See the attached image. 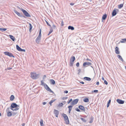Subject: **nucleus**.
I'll list each match as a JSON object with an SVG mask.
<instances>
[{
	"instance_id": "obj_1",
	"label": "nucleus",
	"mask_w": 126,
	"mask_h": 126,
	"mask_svg": "<svg viewBox=\"0 0 126 126\" xmlns=\"http://www.w3.org/2000/svg\"><path fill=\"white\" fill-rule=\"evenodd\" d=\"M41 37V29H40L39 31V35L37 37L35 40L37 44H39L40 42Z\"/></svg>"
},
{
	"instance_id": "obj_2",
	"label": "nucleus",
	"mask_w": 126,
	"mask_h": 126,
	"mask_svg": "<svg viewBox=\"0 0 126 126\" xmlns=\"http://www.w3.org/2000/svg\"><path fill=\"white\" fill-rule=\"evenodd\" d=\"M62 116L64 118V120L65 122V123L66 124L68 125L69 124V121L67 115L63 113L62 114Z\"/></svg>"
},
{
	"instance_id": "obj_3",
	"label": "nucleus",
	"mask_w": 126,
	"mask_h": 126,
	"mask_svg": "<svg viewBox=\"0 0 126 126\" xmlns=\"http://www.w3.org/2000/svg\"><path fill=\"white\" fill-rule=\"evenodd\" d=\"M31 77L33 79H38L39 77L38 74L36 73H31Z\"/></svg>"
},
{
	"instance_id": "obj_4",
	"label": "nucleus",
	"mask_w": 126,
	"mask_h": 126,
	"mask_svg": "<svg viewBox=\"0 0 126 126\" xmlns=\"http://www.w3.org/2000/svg\"><path fill=\"white\" fill-rule=\"evenodd\" d=\"M10 109L12 110H13V109L19 107V106L17 105L16 103H12L10 106Z\"/></svg>"
},
{
	"instance_id": "obj_5",
	"label": "nucleus",
	"mask_w": 126,
	"mask_h": 126,
	"mask_svg": "<svg viewBox=\"0 0 126 126\" xmlns=\"http://www.w3.org/2000/svg\"><path fill=\"white\" fill-rule=\"evenodd\" d=\"M75 59V57L74 56H72L71 57L70 59V66H73Z\"/></svg>"
},
{
	"instance_id": "obj_6",
	"label": "nucleus",
	"mask_w": 126,
	"mask_h": 126,
	"mask_svg": "<svg viewBox=\"0 0 126 126\" xmlns=\"http://www.w3.org/2000/svg\"><path fill=\"white\" fill-rule=\"evenodd\" d=\"M4 53L5 55L9 56L10 57H12L13 58L15 57L11 53L9 52H8L5 51L4 52Z\"/></svg>"
},
{
	"instance_id": "obj_7",
	"label": "nucleus",
	"mask_w": 126,
	"mask_h": 126,
	"mask_svg": "<svg viewBox=\"0 0 126 126\" xmlns=\"http://www.w3.org/2000/svg\"><path fill=\"white\" fill-rule=\"evenodd\" d=\"M25 16L27 17H30L31 16L25 10H24L22 12Z\"/></svg>"
},
{
	"instance_id": "obj_8",
	"label": "nucleus",
	"mask_w": 126,
	"mask_h": 126,
	"mask_svg": "<svg viewBox=\"0 0 126 126\" xmlns=\"http://www.w3.org/2000/svg\"><path fill=\"white\" fill-rule=\"evenodd\" d=\"M78 99H76L74 100L71 103V105L73 106L75 105L76 104L78 103L79 101Z\"/></svg>"
},
{
	"instance_id": "obj_9",
	"label": "nucleus",
	"mask_w": 126,
	"mask_h": 126,
	"mask_svg": "<svg viewBox=\"0 0 126 126\" xmlns=\"http://www.w3.org/2000/svg\"><path fill=\"white\" fill-rule=\"evenodd\" d=\"M14 12L18 16L21 17H25L22 15V14H21L20 13H18L17 11L15 10H14Z\"/></svg>"
},
{
	"instance_id": "obj_10",
	"label": "nucleus",
	"mask_w": 126,
	"mask_h": 126,
	"mask_svg": "<svg viewBox=\"0 0 126 126\" xmlns=\"http://www.w3.org/2000/svg\"><path fill=\"white\" fill-rule=\"evenodd\" d=\"M48 91L50 92L54 93V92L52 91L50 88L47 85L45 86V87H44Z\"/></svg>"
},
{
	"instance_id": "obj_11",
	"label": "nucleus",
	"mask_w": 126,
	"mask_h": 126,
	"mask_svg": "<svg viewBox=\"0 0 126 126\" xmlns=\"http://www.w3.org/2000/svg\"><path fill=\"white\" fill-rule=\"evenodd\" d=\"M92 65V63L89 62H85L83 63V66L87 67L88 65Z\"/></svg>"
},
{
	"instance_id": "obj_12",
	"label": "nucleus",
	"mask_w": 126,
	"mask_h": 126,
	"mask_svg": "<svg viewBox=\"0 0 126 126\" xmlns=\"http://www.w3.org/2000/svg\"><path fill=\"white\" fill-rule=\"evenodd\" d=\"M117 102L120 104H123L124 103V101L119 99H117L116 100Z\"/></svg>"
},
{
	"instance_id": "obj_13",
	"label": "nucleus",
	"mask_w": 126,
	"mask_h": 126,
	"mask_svg": "<svg viewBox=\"0 0 126 126\" xmlns=\"http://www.w3.org/2000/svg\"><path fill=\"white\" fill-rule=\"evenodd\" d=\"M79 108L81 110L85 111V108L82 105H79L78 106Z\"/></svg>"
},
{
	"instance_id": "obj_14",
	"label": "nucleus",
	"mask_w": 126,
	"mask_h": 126,
	"mask_svg": "<svg viewBox=\"0 0 126 126\" xmlns=\"http://www.w3.org/2000/svg\"><path fill=\"white\" fill-rule=\"evenodd\" d=\"M115 53L117 54H119L120 53V51H119V48L117 47H116L115 48Z\"/></svg>"
},
{
	"instance_id": "obj_15",
	"label": "nucleus",
	"mask_w": 126,
	"mask_h": 126,
	"mask_svg": "<svg viewBox=\"0 0 126 126\" xmlns=\"http://www.w3.org/2000/svg\"><path fill=\"white\" fill-rule=\"evenodd\" d=\"M54 113L55 115V116L57 117H58V115L59 113V111L55 109L54 110Z\"/></svg>"
},
{
	"instance_id": "obj_16",
	"label": "nucleus",
	"mask_w": 126,
	"mask_h": 126,
	"mask_svg": "<svg viewBox=\"0 0 126 126\" xmlns=\"http://www.w3.org/2000/svg\"><path fill=\"white\" fill-rule=\"evenodd\" d=\"M117 11L116 10L114 9L112 11V16H115L117 14Z\"/></svg>"
},
{
	"instance_id": "obj_17",
	"label": "nucleus",
	"mask_w": 126,
	"mask_h": 126,
	"mask_svg": "<svg viewBox=\"0 0 126 126\" xmlns=\"http://www.w3.org/2000/svg\"><path fill=\"white\" fill-rule=\"evenodd\" d=\"M120 43H126V38L122 39L118 43L119 44Z\"/></svg>"
},
{
	"instance_id": "obj_18",
	"label": "nucleus",
	"mask_w": 126,
	"mask_h": 126,
	"mask_svg": "<svg viewBox=\"0 0 126 126\" xmlns=\"http://www.w3.org/2000/svg\"><path fill=\"white\" fill-rule=\"evenodd\" d=\"M73 106H72V105H71L68 106V108L69 109L68 112L69 113H70Z\"/></svg>"
},
{
	"instance_id": "obj_19",
	"label": "nucleus",
	"mask_w": 126,
	"mask_h": 126,
	"mask_svg": "<svg viewBox=\"0 0 126 126\" xmlns=\"http://www.w3.org/2000/svg\"><path fill=\"white\" fill-rule=\"evenodd\" d=\"M83 79L85 80L88 81H90L91 80V78L87 77H84Z\"/></svg>"
},
{
	"instance_id": "obj_20",
	"label": "nucleus",
	"mask_w": 126,
	"mask_h": 126,
	"mask_svg": "<svg viewBox=\"0 0 126 126\" xmlns=\"http://www.w3.org/2000/svg\"><path fill=\"white\" fill-rule=\"evenodd\" d=\"M107 15L106 14H105L103 15L102 17V21L103 20H105L107 18Z\"/></svg>"
},
{
	"instance_id": "obj_21",
	"label": "nucleus",
	"mask_w": 126,
	"mask_h": 126,
	"mask_svg": "<svg viewBox=\"0 0 126 126\" xmlns=\"http://www.w3.org/2000/svg\"><path fill=\"white\" fill-rule=\"evenodd\" d=\"M117 57H118V58L120 60L122 61V62L124 61V60L123 59L122 57L120 55H117Z\"/></svg>"
},
{
	"instance_id": "obj_22",
	"label": "nucleus",
	"mask_w": 126,
	"mask_h": 126,
	"mask_svg": "<svg viewBox=\"0 0 126 126\" xmlns=\"http://www.w3.org/2000/svg\"><path fill=\"white\" fill-rule=\"evenodd\" d=\"M94 118V117L93 116H91L90 118V121L89 122V123H92L93 122Z\"/></svg>"
},
{
	"instance_id": "obj_23",
	"label": "nucleus",
	"mask_w": 126,
	"mask_h": 126,
	"mask_svg": "<svg viewBox=\"0 0 126 126\" xmlns=\"http://www.w3.org/2000/svg\"><path fill=\"white\" fill-rule=\"evenodd\" d=\"M50 83L54 85L55 84V81L53 79H50Z\"/></svg>"
},
{
	"instance_id": "obj_24",
	"label": "nucleus",
	"mask_w": 126,
	"mask_h": 126,
	"mask_svg": "<svg viewBox=\"0 0 126 126\" xmlns=\"http://www.w3.org/2000/svg\"><path fill=\"white\" fill-rule=\"evenodd\" d=\"M10 38L13 41H14L15 40V39L14 37L12 35H9Z\"/></svg>"
},
{
	"instance_id": "obj_25",
	"label": "nucleus",
	"mask_w": 126,
	"mask_h": 126,
	"mask_svg": "<svg viewBox=\"0 0 126 126\" xmlns=\"http://www.w3.org/2000/svg\"><path fill=\"white\" fill-rule=\"evenodd\" d=\"M68 29H70L71 30H73L74 29V28L73 26H69L68 27Z\"/></svg>"
},
{
	"instance_id": "obj_26",
	"label": "nucleus",
	"mask_w": 126,
	"mask_h": 126,
	"mask_svg": "<svg viewBox=\"0 0 126 126\" xmlns=\"http://www.w3.org/2000/svg\"><path fill=\"white\" fill-rule=\"evenodd\" d=\"M83 101L85 102H89V99L88 98H85L83 99Z\"/></svg>"
},
{
	"instance_id": "obj_27",
	"label": "nucleus",
	"mask_w": 126,
	"mask_h": 126,
	"mask_svg": "<svg viewBox=\"0 0 126 126\" xmlns=\"http://www.w3.org/2000/svg\"><path fill=\"white\" fill-rule=\"evenodd\" d=\"M12 114L11 112H7V115L8 117H10L12 115Z\"/></svg>"
},
{
	"instance_id": "obj_28",
	"label": "nucleus",
	"mask_w": 126,
	"mask_h": 126,
	"mask_svg": "<svg viewBox=\"0 0 126 126\" xmlns=\"http://www.w3.org/2000/svg\"><path fill=\"white\" fill-rule=\"evenodd\" d=\"M41 85L44 86V87H45L47 84L44 83L43 80H42L41 81Z\"/></svg>"
},
{
	"instance_id": "obj_29",
	"label": "nucleus",
	"mask_w": 126,
	"mask_h": 126,
	"mask_svg": "<svg viewBox=\"0 0 126 126\" xmlns=\"http://www.w3.org/2000/svg\"><path fill=\"white\" fill-rule=\"evenodd\" d=\"M14 96L13 95H11L10 97V99L11 101H13L14 100Z\"/></svg>"
},
{
	"instance_id": "obj_30",
	"label": "nucleus",
	"mask_w": 126,
	"mask_h": 126,
	"mask_svg": "<svg viewBox=\"0 0 126 126\" xmlns=\"http://www.w3.org/2000/svg\"><path fill=\"white\" fill-rule=\"evenodd\" d=\"M16 47L17 50L19 51H20L21 48L18 45H16Z\"/></svg>"
},
{
	"instance_id": "obj_31",
	"label": "nucleus",
	"mask_w": 126,
	"mask_h": 126,
	"mask_svg": "<svg viewBox=\"0 0 126 126\" xmlns=\"http://www.w3.org/2000/svg\"><path fill=\"white\" fill-rule=\"evenodd\" d=\"M7 30V29L5 28H0V31L2 32H3L4 31H5Z\"/></svg>"
},
{
	"instance_id": "obj_32",
	"label": "nucleus",
	"mask_w": 126,
	"mask_h": 126,
	"mask_svg": "<svg viewBox=\"0 0 126 126\" xmlns=\"http://www.w3.org/2000/svg\"><path fill=\"white\" fill-rule=\"evenodd\" d=\"M123 4H121L118 5V7L119 9H121L123 7Z\"/></svg>"
},
{
	"instance_id": "obj_33",
	"label": "nucleus",
	"mask_w": 126,
	"mask_h": 126,
	"mask_svg": "<svg viewBox=\"0 0 126 126\" xmlns=\"http://www.w3.org/2000/svg\"><path fill=\"white\" fill-rule=\"evenodd\" d=\"M55 100L56 99L52 100L49 102V104L51 106L52 105V103L54 102Z\"/></svg>"
},
{
	"instance_id": "obj_34",
	"label": "nucleus",
	"mask_w": 126,
	"mask_h": 126,
	"mask_svg": "<svg viewBox=\"0 0 126 126\" xmlns=\"http://www.w3.org/2000/svg\"><path fill=\"white\" fill-rule=\"evenodd\" d=\"M40 122L41 126H44V125L43 123V120L42 119H41Z\"/></svg>"
},
{
	"instance_id": "obj_35",
	"label": "nucleus",
	"mask_w": 126,
	"mask_h": 126,
	"mask_svg": "<svg viewBox=\"0 0 126 126\" xmlns=\"http://www.w3.org/2000/svg\"><path fill=\"white\" fill-rule=\"evenodd\" d=\"M30 25L29 31H30L32 28V26L31 24L29 23Z\"/></svg>"
},
{
	"instance_id": "obj_36",
	"label": "nucleus",
	"mask_w": 126,
	"mask_h": 126,
	"mask_svg": "<svg viewBox=\"0 0 126 126\" xmlns=\"http://www.w3.org/2000/svg\"><path fill=\"white\" fill-rule=\"evenodd\" d=\"M111 102V100L110 99L109 100L108 102L107 103V107H108L109 106Z\"/></svg>"
},
{
	"instance_id": "obj_37",
	"label": "nucleus",
	"mask_w": 126,
	"mask_h": 126,
	"mask_svg": "<svg viewBox=\"0 0 126 126\" xmlns=\"http://www.w3.org/2000/svg\"><path fill=\"white\" fill-rule=\"evenodd\" d=\"M81 120L83 122H86V120L82 118H80Z\"/></svg>"
},
{
	"instance_id": "obj_38",
	"label": "nucleus",
	"mask_w": 126,
	"mask_h": 126,
	"mask_svg": "<svg viewBox=\"0 0 126 126\" xmlns=\"http://www.w3.org/2000/svg\"><path fill=\"white\" fill-rule=\"evenodd\" d=\"M50 31L49 32V33H51L53 31V30L52 28V27H50Z\"/></svg>"
},
{
	"instance_id": "obj_39",
	"label": "nucleus",
	"mask_w": 126,
	"mask_h": 126,
	"mask_svg": "<svg viewBox=\"0 0 126 126\" xmlns=\"http://www.w3.org/2000/svg\"><path fill=\"white\" fill-rule=\"evenodd\" d=\"M10 108H8L6 110V112H10Z\"/></svg>"
},
{
	"instance_id": "obj_40",
	"label": "nucleus",
	"mask_w": 126,
	"mask_h": 126,
	"mask_svg": "<svg viewBox=\"0 0 126 126\" xmlns=\"http://www.w3.org/2000/svg\"><path fill=\"white\" fill-rule=\"evenodd\" d=\"M72 101V99H70L67 102L68 104H69Z\"/></svg>"
},
{
	"instance_id": "obj_41",
	"label": "nucleus",
	"mask_w": 126,
	"mask_h": 126,
	"mask_svg": "<svg viewBox=\"0 0 126 126\" xmlns=\"http://www.w3.org/2000/svg\"><path fill=\"white\" fill-rule=\"evenodd\" d=\"M17 8L20 9L21 11H22V12L23 11V10H24V9H22L21 8H20L19 7V6H17Z\"/></svg>"
},
{
	"instance_id": "obj_42",
	"label": "nucleus",
	"mask_w": 126,
	"mask_h": 126,
	"mask_svg": "<svg viewBox=\"0 0 126 126\" xmlns=\"http://www.w3.org/2000/svg\"><path fill=\"white\" fill-rule=\"evenodd\" d=\"M98 92V90H94V91H92V93H97Z\"/></svg>"
},
{
	"instance_id": "obj_43",
	"label": "nucleus",
	"mask_w": 126,
	"mask_h": 126,
	"mask_svg": "<svg viewBox=\"0 0 126 126\" xmlns=\"http://www.w3.org/2000/svg\"><path fill=\"white\" fill-rule=\"evenodd\" d=\"M15 108L14 109H13V110H12L13 111H16L18 110H19V108H18L17 107Z\"/></svg>"
},
{
	"instance_id": "obj_44",
	"label": "nucleus",
	"mask_w": 126,
	"mask_h": 126,
	"mask_svg": "<svg viewBox=\"0 0 126 126\" xmlns=\"http://www.w3.org/2000/svg\"><path fill=\"white\" fill-rule=\"evenodd\" d=\"M75 110L79 112L80 111V110L79 109H78V108H76L75 109Z\"/></svg>"
},
{
	"instance_id": "obj_45",
	"label": "nucleus",
	"mask_w": 126,
	"mask_h": 126,
	"mask_svg": "<svg viewBox=\"0 0 126 126\" xmlns=\"http://www.w3.org/2000/svg\"><path fill=\"white\" fill-rule=\"evenodd\" d=\"M67 98H68V97H63V98H62V99L63 100H64L66 99Z\"/></svg>"
},
{
	"instance_id": "obj_46",
	"label": "nucleus",
	"mask_w": 126,
	"mask_h": 126,
	"mask_svg": "<svg viewBox=\"0 0 126 126\" xmlns=\"http://www.w3.org/2000/svg\"><path fill=\"white\" fill-rule=\"evenodd\" d=\"M45 21L46 22L47 24V25L48 26H50V27H51V25L49 24L48 23L47 21L45 20Z\"/></svg>"
},
{
	"instance_id": "obj_47",
	"label": "nucleus",
	"mask_w": 126,
	"mask_h": 126,
	"mask_svg": "<svg viewBox=\"0 0 126 126\" xmlns=\"http://www.w3.org/2000/svg\"><path fill=\"white\" fill-rule=\"evenodd\" d=\"M63 105V103H59V106L60 107H62V106Z\"/></svg>"
},
{
	"instance_id": "obj_48",
	"label": "nucleus",
	"mask_w": 126,
	"mask_h": 126,
	"mask_svg": "<svg viewBox=\"0 0 126 126\" xmlns=\"http://www.w3.org/2000/svg\"><path fill=\"white\" fill-rule=\"evenodd\" d=\"M80 71H81V69H79L78 70V75L79 74V73L80 72Z\"/></svg>"
},
{
	"instance_id": "obj_49",
	"label": "nucleus",
	"mask_w": 126,
	"mask_h": 126,
	"mask_svg": "<svg viewBox=\"0 0 126 126\" xmlns=\"http://www.w3.org/2000/svg\"><path fill=\"white\" fill-rule=\"evenodd\" d=\"M76 65L77 67H79V62L77 63L76 64Z\"/></svg>"
},
{
	"instance_id": "obj_50",
	"label": "nucleus",
	"mask_w": 126,
	"mask_h": 126,
	"mask_svg": "<svg viewBox=\"0 0 126 126\" xmlns=\"http://www.w3.org/2000/svg\"><path fill=\"white\" fill-rule=\"evenodd\" d=\"M61 25L62 26H63L64 25V24H63V21H62L61 23Z\"/></svg>"
},
{
	"instance_id": "obj_51",
	"label": "nucleus",
	"mask_w": 126,
	"mask_h": 126,
	"mask_svg": "<svg viewBox=\"0 0 126 126\" xmlns=\"http://www.w3.org/2000/svg\"><path fill=\"white\" fill-rule=\"evenodd\" d=\"M104 83L106 85H107L108 84V82L106 80H104Z\"/></svg>"
},
{
	"instance_id": "obj_52",
	"label": "nucleus",
	"mask_w": 126,
	"mask_h": 126,
	"mask_svg": "<svg viewBox=\"0 0 126 126\" xmlns=\"http://www.w3.org/2000/svg\"><path fill=\"white\" fill-rule=\"evenodd\" d=\"M25 49H21L20 50V51H23V52H25Z\"/></svg>"
},
{
	"instance_id": "obj_53",
	"label": "nucleus",
	"mask_w": 126,
	"mask_h": 126,
	"mask_svg": "<svg viewBox=\"0 0 126 126\" xmlns=\"http://www.w3.org/2000/svg\"><path fill=\"white\" fill-rule=\"evenodd\" d=\"M52 26L53 28H56V26H55V25H54V24Z\"/></svg>"
},
{
	"instance_id": "obj_54",
	"label": "nucleus",
	"mask_w": 126,
	"mask_h": 126,
	"mask_svg": "<svg viewBox=\"0 0 126 126\" xmlns=\"http://www.w3.org/2000/svg\"><path fill=\"white\" fill-rule=\"evenodd\" d=\"M74 3H70V4L71 5L73 6L74 5Z\"/></svg>"
},
{
	"instance_id": "obj_55",
	"label": "nucleus",
	"mask_w": 126,
	"mask_h": 126,
	"mask_svg": "<svg viewBox=\"0 0 126 126\" xmlns=\"http://www.w3.org/2000/svg\"><path fill=\"white\" fill-rule=\"evenodd\" d=\"M68 92L67 91H64V93L66 94H67L68 93Z\"/></svg>"
},
{
	"instance_id": "obj_56",
	"label": "nucleus",
	"mask_w": 126,
	"mask_h": 126,
	"mask_svg": "<svg viewBox=\"0 0 126 126\" xmlns=\"http://www.w3.org/2000/svg\"><path fill=\"white\" fill-rule=\"evenodd\" d=\"M46 75H44V76L43 77V79H45L46 77Z\"/></svg>"
},
{
	"instance_id": "obj_57",
	"label": "nucleus",
	"mask_w": 126,
	"mask_h": 126,
	"mask_svg": "<svg viewBox=\"0 0 126 126\" xmlns=\"http://www.w3.org/2000/svg\"><path fill=\"white\" fill-rule=\"evenodd\" d=\"M12 67H8L7 68V69L8 70H10L12 69Z\"/></svg>"
},
{
	"instance_id": "obj_58",
	"label": "nucleus",
	"mask_w": 126,
	"mask_h": 126,
	"mask_svg": "<svg viewBox=\"0 0 126 126\" xmlns=\"http://www.w3.org/2000/svg\"><path fill=\"white\" fill-rule=\"evenodd\" d=\"M114 9L116 10V11H117V12H118L119 11V10L118 9Z\"/></svg>"
},
{
	"instance_id": "obj_59",
	"label": "nucleus",
	"mask_w": 126,
	"mask_h": 126,
	"mask_svg": "<svg viewBox=\"0 0 126 126\" xmlns=\"http://www.w3.org/2000/svg\"><path fill=\"white\" fill-rule=\"evenodd\" d=\"M46 104V103L45 102H43V105H45Z\"/></svg>"
},
{
	"instance_id": "obj_60",
	"label": "nucleus",
	"mask_w": 126,
	"mask_h": 126,
	"mask_svg": "<svg viewBox=\"0 0 126 126\" xmlns=\"http://www.w3.org/2000/svg\"><path fill=\"white\" fill-rule=\"evenodd\" d=\"M80 83H82V84H84V82H83V81H81L80 82Z\"/></svg>"
},
{
	"instance_id": "obj_61",
	"label": "nucleus",
	"mask_w": 126,
	"mask_h": 126,
	"mask_svg": "<svg viewBox=\"0 0 126 126\" xmlns=\"http://www.w3.org/2000/svg\"><path fill=\"white\" fill-rule=\"evenodd\" d=\"M86 60L87 61H91L88 58Z\"/></svg>"
},
{
	"instance_id": "obj_62",
	"label": "nucleus",
	"mask_w": 126,
	"mask_h": 126,
	"mask_svg": "<svg viewBox=\"0 0 126 126\" xmlns=\"http://www.w3.org/2000/svg\"><path fill=\"white\" fill-rule=\"evenodd\" d=\"M99 84V82L98 81L96 83V84L97 85H98Z\"/></svg>"
},
{
	"instance_id": "obj_63",
	"label": "nucleus",
	"mask_w": 126,
	"mask_h": 126,
	"mask_svg": "<svg viewBox=\"0 0 126 126\" xmlns=\"http://www.w3.org/2000/svg\"><path fill=\"white\" fill-rule=\"evenodd\" d=\"M16 113H14L13 114V115H16Z\"/></svg>"
},
{
	"instance_id": "obj_64",
	"label": "nucleus",
	"mask_w": 126,
	"mask_h": 126,
	"mask_svg": "<svg viewBox=\"0 0 126 126\" xmlns=\"http://www.w3.org/2000/svg\"><path fill=\"white\" fill-rule=\"evenodd\" d=\"M25 123H23L22 124V126H24L25 125Z\"/></svg>"
}]
</instances>
